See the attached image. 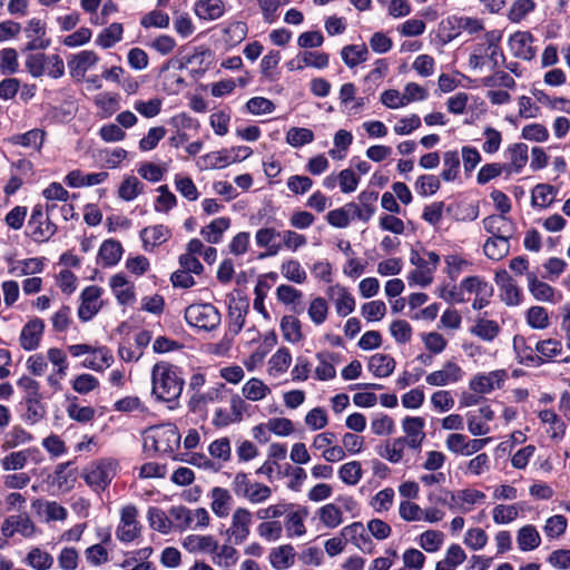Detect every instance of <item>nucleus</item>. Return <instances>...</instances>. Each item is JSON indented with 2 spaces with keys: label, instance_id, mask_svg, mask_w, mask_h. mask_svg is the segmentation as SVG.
Returning a JSON list of instances; mask_svg holds the SVG:
<instances>
[{
  "label": "nucleus",
  "instance_id": "nucleus-1",
  "mask_svg": "<svg viewBox=\"0 0 570 570\" xmlns=\"http://www.w3.org/2000/svg\"><path fill=\"white\" fill-rule=\"evenodd\" d=\"M151 394L160 402H175L181 395L185 380L181 370L168 362H158L151 368Z\"/></svg>",
  "mask_w": 570,
  "mask_h": 570
},
{
  "label": "nucleus",
  "instance_id": "nucleus-2",
  "mask_svg": "<svg viewBox=\"0 0 570 570\" xmlns=\"http://www.w3.org/2000/svg\"><path fill=\"white\" fill-rule=\"evenodd\" d=\"M118 471V461L112 458H104L91 462L83 471L86 483L95 491H105Z\"/></svg>",
  "mask_w": 570,
  "mask_h": 570
},
{
  "label": "nucleus",
  "instance_id": "nucleus-3",
  "mask_svg": "<svg viewBox=\"0 0 570 570\" xmlns=\"http://www.w3.org/2000/svg\"><path fill=\"white\" fill-rule=\"evenodd\" d=\"M185 320L190 326L209 332L219 326L222 315L213 304L199 303L185 309Z\"/></svg>",
  "mask_w": 570,
  "mask_h": 570
},
{
  "label": "nucleus",
  "instance_id": "nucleus-4",
  "mask_svg": "<svg viewBox=\"0 0 570 570\" xmlns=\"http://www.w3.org/2000/svg\"><path fill=\"white\" fill-rule=\"evenodd\" d=\"M29 236L38 243L49 240L57 232V226L50 220L41 205L32 208L31 216L28 220Z\"/></svg>",
  "mask_w": 570,
  "mask_h": 570
},
{
  "label": "nucleus",
  "instance_id": "nucleus-5",
  "mask_svg": "<svg viewBox=\"0 0 570 570\" xmlns=\"http://www.w3.org/2000/svg\"><path fill=\"white\" fill-rule=\"evenodd\" d=\"M24 35L29 39L26 43V51L45 50L51 45L50 38L47 37V26L39 18H31L28 20L24 29Z\"/></svg>",
  "mask_w": 570,
  "mask_h": 570
},
{
  "label": "nucleus",
  "instance_id": "nucleus-6",
  "mask_svg": "<svg viewBox=\"0 0 570 570\" xmlns=\"http://www.w3.org/2000/svg\"><path fill=\"white\" fill-rule=\"evenodd\" d=\"M137 508L135 505H126L121 510L120 524L117 528L116 535L121 542H131L140 533L137 522Z\"/></svg>",
  "mask_w": 570,
  "mask_h": 570
},
{
  "label": "nucleus",
  "instance_id": "nucleus-7",
  "mask_svg": "<svg viewBox=\"0 0 570 570\" xmlns=\"http://www.w3.org/2000/svg\"><path fill=\"white\" fill-rule=\"evenodd\" d=\"M533 42L534 37L530 31H517L510 36L508 45L514 57L530 61L537 55Z\"/></svg>",
  "mask_w": 570,
  "mask_h": 570
},
{
  "label": "nucleus",
  "instance_id": "nucleus-8",
  "mask_svg": "<svg viewBox=\"0 0 570 570\" xmlns=\"http://www.w3.org/2000/svg\"><path fill=\"white\" fill-rule=\"evenodd\" d=\"M99 60L98 55L92 50H82L71 55L67 61L69 73L75 79H82L86 72Z\"/></svg>",
  "mask_w": 570,
  "mask_h": 570
},
{
  "label": "nucleus",
  "instance_id": "nucleus-9",
  "mask_svg": "<svg viewBox=\"0 0 570 570\" xmlns=\"http://www.w3.org/2000/svg\"><path fill=\"white\" fill-rule=\"evenodd\" d=\"M527 281L529 292L537 301L549 302L553 304L561 302L562 294L557 292L548 283L540 281L535 273L528 272Z\"/></svg>",
  "mask_w": 570,
  "mask_h": 570
},
{
  "label": "nucleus",
  "instance_id": "nucleus-10",
  "mask_svg": "<svg viewBox=\"0 0 570 570\" xmlns=\"http://www.w3.org/2000/svg\"><path fill=\"white\" fill-rule=\"evenodd\" d=\"M101 288L98 286H88L81 293V304L78 308V317L82 322L90 321L100 309Z\"/></svg>",
  "mask_w": 570,
  "mask_h": 570
},
{
  "label": "nucleus",
  "instance_id": "nucleus-11",
  "mask_svg": "<svg viewBox=\"0 0 570 570\" xmlns=\"http://www.w3.org/2000/svg\"><path fill=\"white\" fill-rule=\"evenodd\" d=\"M341 535L365 553H373V542L362 522H353L341 530Z\"/></svg>",
  "mask_w": 570,
  "mask_h": 570
},
{
  "label": "nucleus",
  "instance_id": "nucleus-12",
  "mask_svg": "<svg viewBox=\"0 0 570 570\" xmlns=\"http://www.w3.org/2000/svg\"><path fill=\"white\" fill-rule=\"evenodd\" d=\"M507 376L505 370H495L488 374H479L470 381V389L476 393L487 394L495 387L500 389Z\"/></svg>",
  "mask_w": 570,
  "mask_h": 570
},
{
  "label": "nucleus",
  "instance_id": "nucleus-13",
  "mask_svg": "<svg viewBox=\"0 0 570 570\" xmlns=\"http://www.w3.org/2000/svg\"><path fill=\"white\" fill-rule=\"evenodd\" d=\"M180 442V434L174 425L165 428H157L153 436V444L157 452L173 453L175 448H178Z\"/></svg>",
  "mask_w": 570,
  "mask_h": 570
},
{
  "label": "nucleus",
  "instance_id": "nucleus-14",
  "mask_svg": "<svg viewBox=\"0 0 570 570\" xmlns=\"http://www.w3.org/2000/svg\"><path fill=\"white\" fill-rule=\"evenodd\" d=\"M463 376V370L453 361H448L442 370L430 373L425 381L432 386H445L459 382Z\"/></svg>",
  "mask_w": 570,
  "mask_h": 570
},
{
  "label": "nucleus",
  "instance_id": "nucleus-15",
  "mask_svg": "<svg viewBox=\"0 0 570 570\" xmlns=\"http://www.w3.org/2000/svg\"><path fill=\"white\" fill-rule=\"evenodd\" d=\"M495 283L501 289V299L509 306H517L521 302V292L513 278L505 269L495 273Z\"/></svg>",
  "mask_w": 570,
  "mask_h": 570
},
{
  "label": "nucleus",
  "instance_id": "nucleus-16",
  "mask_svg": "<svg viewBox=\"0 0 570 570\" xmlns=\"http://www.w3.org/2000/svg\"><path fill=\"white\" fill-rule=\"evenodd\" d=\"M484 229L499 239H510L514 232V223L507 218L505 215H491L483 219Z\"/></svg>",
  "mask_w": 570,
  "mask_h": 570
},
{
  "label": "nucleus",
  "instance_id": "nucleus-17",
  "mask_svg": "<svg viewBox=\"0 0 570 570\" xmlns=\"http://www.w3.org/2000/svg\"><path fill=\"white\" fill-rule=\"evenodd\" d=\"M45 330V323L41 318L30 320L21 330L19 342L23 350H36L41 341Z\"/></svg>",
  "mask_w": 570,
  "mask_h": 570
},
{
  "label": "nucleus",
  "instance_id": "nucleus-18",
  "mask_svg": "<svg viewBox=\"0 0 570 570\" xmlns=\"http://www.w3.org/2000/svg\"><path fill=\"white\" fill-rule=\"evenodd\" d=\"M139 236L144 249L150 252L155 247L166 243L171 237V232L167 226L158 224L142 228Z\"/></svg>",
  "mask_w": 570,
  "mask_h": 570
},
{
  "label": "nucleus",
  "instance_id": "nucleus-19",
  "mask_svg": "<svg viewBox=\"0 0 570 570\" xmlns=\"http://www.w3.org/2000/svg\"><path fill=\"white\" fill-rule=\"evenodd\" d=\"M252 523V513L245 508L235 510L232 519V525L227 530V534L234 537L236 544L242 543L249 534V525Z\"/></svg>",
  "mask_w": 570,
  "mask_h": 570
},
{
  "label": "nucleus",
  "instance_id": "nucleus-20",
  "mask_svg": "<svg viewBox=\"0 0 570 570\" xmlns=\"http://www.w3.org/2000/svg\"><path fill=\"white\" fill-rule=\"evenodd\" d=\"M249 309V303L246 297H239L235 298L232 297L229 299L228 305V320H229V331L233 332L235 335L238 334L244 324H245V317Z\"/></svg>",
  "mask_w": 570,
  "mask_h": 570
},
{
  "label": "nucleus",
  "instance_id": "nucleus-21",
  "mask_svg": "<svg viewBox=\"0 0 570 570\" xmlns=\"http://www.w3.org/2000/svg\"><path fill=\"white\" fill-rule=\"evenodd\" d=\"M127 157V151L120 147H105L92 150L95 164L102 168H117Z\"/></svg>",
  "mask_w": 570,
  "mask_h": 570
},
{
  "label": "nucleus",
  "instance_id": "nucleus-22",
  "mask_svg": "<svg viewBox=\"0 0 570 570\" xmlns=\"http://www.w3.org/2000/svg\"><path fill=\"white\" fill-rule=\"evenodd\" d=\"M42 394L36 393L31 395H23L21 404L26 406V412L22 414V420L30 425L40 422L47 414L46 406L42 404Z\"/></svg>",
  "mask_w": 570,
  "mask_h": 570
},
{
  "label": "nucleus",
  "instance_id": "nucleus-23",
  "mask_svg": "<svg viewBox=\"0 0 570 570\" xmlns=\"http://www.w3.org/2000/svg\"><path fill=\"white\" fill-rule=\"evenodd\" d=\"M424 419L420 416H406L402 421V428L404 433L406 434V439L409 440V446L419 450L422 445V442L425 438L424 429Z\"/></svg>",
  "mask_w": 570,
  "mask_h": 570
},
{
  "label": "nucleus",
  "instance_id": "nucleus-24",
  "mask_svg": "<svg viewBox=\"0 0 570 570\" xmlns=\"http://www.w3.org/2000/svg\"><path fill=\"white\" fill-rule=\"evenodd\" d=\"M330 63V56L325 52L304 50L297 55V67L294 61L288 62L291 70H303L305 67L325 69Z\"/></svg>",
  "mask_w": 570,
  "mask_h": 570
},
{
  "label": "nucleus",
  "instance_id": "nucleus-25",
  "mask_svg": "<svg viewBox=\"0 0 570 570\" xmlns=\"http://www.w3.org/2000/svg\"><path fill=\"white\" fill-rule=\"evenodd\" d=\"M279 236V232L269 227L261 228L256 232L255 240L257 246L266 248V253H262L259 258L274 256L282 249V244L275 242V239Z\"/></svg>",
  "mask_w": 570,
  "mask_h": 570
},
{
  "label": "nucleus",
  "instance_id": "nucleus-26",
  "mask_svg": "<svg viewBox=\"0 0 570 570\" xmlns=\"http://www.w3.org/2000/svg\"><path fill=\"white\" fill-rule=\"evenodd\" d=\"M194 12L200 20L214 21L225 13V4L222 0H198L194 4Z\"/></svg>",
  "mask_w": 570,
  "mask_h": 570
},
{
  "label": "nucleus",
  "instance_id": "nucleus-27",
  "mask_svg": "<svg viewBox=\"0 0 570 570\" xmlns=\"http://www.w3.org/2000/svg\"><path fill=\"white\" fill-rule=\"evenodd\" d=\"M108 178L107 171L83 174L76 169L71 170L65 178L66 184L72 188L95 186L104 183Z\"/></svg>",
  "mask_w": 570,
  "mask_h": 570
},
{
  "label": "nucleus",
  "instance_id": "nucleus-28",
  "mask_svg": "<svg viewBox=\"0 0 570 570\" xmlns=\"http://www.w3.org/2000/svg\"><path fill=\"white\" fill-rule=\"evenodd\" d=\"M295 549L292 544H283L273 548L269 552V562L275 570H285L295 563Z\"/></svg>",
  "mask_w": 570,
  "mask_h": 570
},
{
  "label": "nucleus",
  "instance_id": "nucleus-29",
  "mask_svg": "<svg viewBox=\"0 0 570 570\" xmlns=\"http://www.w3.org/2000/svg\"><path fill=\"white\" fill-rule=\"evenodd\" d=\"M513 348L521 364L540 366L544 363L542 356L538 355L535 347L529 346L523 336L517 335L513 337Z\"/></svg>",
  "mask_w": 570,
  "mask_h": 570
},
{
  "label": "nucleus",
  "instance_id": "nucleus-30",
  "mask_svg": "<svg viewBox=\"0 0 570 570\" xmlns=\"http://www.w3.org/2000/svg\"><path fill=\"white\" fill-rule=\"evenodd\" d=\"M430 259L431 268H417L412 271L407 277L410 285L417 284L422 287L429 286L433 281V273L440 264V256L435 252H425Z\"/></svg>",
  "mask_w": 570,
  "mask_h": 570
},
{
  "label": "nucleus",
  "instance_id": "nucleus-31",
  "mask_svg": "<svg viewBox=\"0 0 570 570\" xmlns=\"http://www.w3.org/2000/svg\"><path fill=\"white\" fill-rule=\"evenodd\" d=\"M509 163L502 164L505 168L507 175L519 173L528 161V145H512L507 151Z\"/></svg>",
  "mask_w": 570,
  "mask_h": 570
},
{
  "label": "nucleus",
  "instance_id": "nucleus-32",
  "mask_svg": "<svg viewBox=\"0 0 570 570\" xmlns=\"http://www.w3.org/2000/svg\"><path fill=\"white\" fill-rule=\"evenodd\" d=\"M183 547L189 552L214 553L218 549V543L212 535L190 534L184 539Z\"/></svg>",
  "mask_w": 570,
  "mask_h": 570
},
{
  "label": "nucleus",
  "instance_id": "nucleus-33",
  "mask_svg": "<svg viewBox=\"0 0 570 570\" xmlns=\"http://www.w3.org/2000/svg\"><path fill=\"white\" fill-rule=\"evenodd\" d=\"M121 255L122 246L120 242L115 239L105 240L98 252V258L107 267L116 265L120 261Z\"/></svg>",
  "mask_w": 570,
  "mask_h": 570
},
{
  "label": "nucleus",
  "instance_id": "nucleus-34",
  "mask_svg": "<svg viewBox=\"0 0 570 570\" xmlns=\"http://www.w3.org/2000/svg\"><path fill=\"white\" fill-rule=\"evenodd\" d=\"M395 368V361L389 354H375L368 361V370L376 377L390 376Z\"/></svg>",
  "mask_w": 570,
  "mask_h": 570
},
{
  "label": "nucleus",
  "instance_id": "nucleus-35",
  "mask_svg": "<svg viewBox=\"0 0 570 570\" xmlns=\"http://www.w3.org/2000/svg\"><path fill=\"white\" fill-rule=\"evenodd\" d=\"M281 331L285 341L298 343L303 340L302 323L293 315H285L281 320Z\"/></svg>",
  "mask_w": 570,
  "mask_h": 570
},
{
  "label": "nucleus",
  "instance_id": "nucleus-36",
  "mask_svg": "<svg viewBox=\"0 0 570 570\" xmlns=\"http://www.w3.org/2000/svg\"><path fill=\"white\" fill-rule=\"evenodd\" d=\"M122 24L119 22H114L100 31L96 38V45L102 49L111 48L122 40Z\"/></svg>",
  "mask_w": 570,
  "mask_h": 570
},
{
  "label": "nucleus",
  "instance_id": "nucleus-37",
  "mask_svg": "<svg viewBox=\"0 0 570 570\" xmlns=\"http://www.w3.org/2000/svg\"><path fill=\"white\" fill-rule=\"evenodd\" d=\"M367 56H368V50L364 43L347 45V46L343 47L341 50L342 60L350 68H354L357 65L366 61Z\"/></svg>",
  "mask_w": 570,
  "mask_h": 570
},
{
  "label": "nucleus",
  "instance_id": "nucleus-38",
  "mask_svg": "<svg viewBox=\"0 0 570 570\" xmlns=\"http://www.w3.org/2000/svg\"><path fill=\"white\" fill-rule=\"evenodd\" d=\"M484 39L487 40V50H489L487 60L492 63V69H494L500 62L504 61V55L499 45L501 32L498 30L488 31L484 35Z\"/></svg>",
  "mask_w": 570,
  "mask_h": 570
},
{
  "label": "nucleus",
  "instance_id": "nucleus-39",
  "mask_svg": "<svg viewBox=\"0 0 570 570\" xmlns=\"http://www.w3.org/2000/svg\"><path fill=\"white\" fill-rule=\"evenodd\" d=\"M558 190L549 184H538L531 193V204L534 207H549L557 195Z\"/></svg>",
  "mask_w": 570,
  "mask_h": 570
},
{
  "label": "nucleus",
  "instance_id": "nucleus-40",
  "mask_svg": "<svg viewBox=\"0 0 570 570\" xmlns=\"http://www.w3.org/2000/svg\"><path fill=\"white\" fill-rule=\"evenodd\" d=\"M230 219L227 217H219L214 219L209 225L202 228L200 234L206 242L217 244L222 240L224 232L229 227Z\"/></svg>",
  "mask_w": 570,
  "mask_h": 570
},
{
  "label": "nucleus",
  "instance_id": "nucleus-41",
  "mask_svg": "<svg viewBox=\"0 0 570 570\" xmlns=\"http://www.w3.org/2000/svg\"><path fill=\"white\" fill-rule=\"evenodd\" d=\"M465 559L464 550L459 544L453 543L448 548L445 558L436 563L435 570H455Z\"/></svg>",
  "mask_w": 570,
  "mask_h": 570
},
{
  "label": "nucleus",
  "instance_id": "nucleus-42",
  "mask_svg": "<svg viewBox=\"0 0 570 570\" xmlns=\"http://www.w3.org/2000/svg\"><path fill=\"white\" fill-rule=\"evenodd\" d=\"M212 510L214 513L224 518L227 517L230 510L232 495L226 489L216 487L212 490Z\"/></svg>",
  "mask_w": 570,
  "mask_h": 570
},
{
  "label": "nucleus",
  "instance_id": "nucleus-43",
  "mask_svg": "<svg viewBox=\"0 0 570 570\" xmlns=\"http://www.w3.org/2000/svg\"><path fill=\"white\" fill-rule=\"evenodd\" d=\"M320 364L315 368V377L320 381L332 380L336 376V370L332 362L335 360V354L331 352H320L316 354Z\"/></svg>",
  "mask_w": 570,
  "mask_h": 570
},
{
  "label": "nucleus",
  "instance_id": "nucleus-44",
  "mask_svg": "<svg viewBox=\"0 0 570 570\" xmlns=\"http://www.w3.org/2000/svg\"><path fill=\"white\" fill-rule=\"evenodd\" d=\"M517 541L520 550L530 551L540 546L541 538L535 527L528 524L518 531Z\"/></svg>",
  "mask_w": 570,
  "mask_h": 570
},
{
  "label": "nucleus",
  "instance_id": "nucleus-45",
  "mask_svg": "<svg viewBox=\"0 0 570 570\" xmlns=\"http://www.w3.org/2000/svg\"><path fill=\"white\" fill-rule=\"evenodd\" d=\"M510 244L509 239H499L498 237H490L483 245L485 256L493 261H500L509 254Z\"/></svg>",
  "mask_w": 570,
  "mask_h": 570
},
{
  "label": "nucleus",
  "instance_id": "nucleus-46",
  "mask_svg": "<svg viewBox=\"0 0 570 570\" xmlns=\"http://www.w3.org/2000/svg\"><path fill=\"white\" fill-rule=\"evenodd\" d=\"M500 332V326L495 321L480 318L471 328V333L483 341H493Z\"/></svg>",
  "mask_w": 570,
  "mask_h": 570
},
{
  "label": "nucleus",
  "instance_id": "nucleus-47",
  "mask_svg": "<svg viewBox=\"0 0 570 570\" xmlns=\"http://www.w3.org/2000/svg\"><path fill=\"white\" fill-rule=\"evenodd\" d=\"M307 515V511H293L288 513L287 519L285 521V529L287 532V537H301L305 534L306 528L304 524V517Z\"/></svg>",
  "mask_w": 570,
  "mask_h": 570
},
{
  "label": "nucleus",
  "instance_id": "nucleus-48",
  "mask_svg": "<svg viewBox=\"0 0 570 570\" xmlns=\"http://www.w3.org/2000/svg\"><path fill=\"white\" fill-rule=\"evenodd\" d=\"M317 513L321 522L326 528L334 529L343 522L341 509L333 503L325 504Z\"/></svg>",
  "mask_w": 570,
  "mask_h": 570
},
{
  "label": "nucleus",
  "instance_id": "nucleus-49",
  "mask_svg": "<svg viewBox=\"0 0 570 570\" xmlns=\"http://www.w3.org/2000/svg\"><path fill=\"white\" fill-rule=\"evenodd\" d=\"M537 4L533 0H515L508 12V19L513 23L521 22L529 13L534 11Z\"/></svg>",
  "mask_w": 570,
  "mask_h": 570
},
{
  "label": "nucleus",
  "instance_id": "nucleus-50",
  "mask_svg": "<svg viewBox=\"0 0 570 570\" xmlns=\"http://www.w3.org/2000/svg\"><path fill=\"white\" fill-rule=\"evenodd\" d=\"M26 561L28 566L36 570H48L53 564L52 556L39 548L31 549Z\"/></svg>",
  "mask_w": 570,
  "mask_h": 570
},
{
  "label": "nucleus",
  "instance_id": "nucleus-51",
  "mask_svg": "<svg viewBox=\"0 0 570 570\" xmlns=\"http://www.w3.org/2000/svg\"><path fill=\"white\" fill-rule=\"evenodd\" d=\"M148 521L150 527L160 533H168L173 525L166 513L157 507L148 509Z\"/></svg>",
  "mask_w": 570,
  "mask_h": 570
},
{
  "label": "nucleus",
  "instance_id": "nucleus-52",
  "mask_svg": "<svg viewBox=\"0 0 570 570\" xmlns=\"http://www.w3.org/2000/svg\"><path fill=\"white\" fill-rule=\"evenodd\" d=\"M281 272L283 276L296 284H302L306 281V272L302 268L301 264L296 259H289L282 264Z\"/></svg>",
  "mask_w": 570,
  "mask_h": 570
},
{
  "label": "nucleus",
  "instance_id": "nucleus-53",
  "mask_svg": "<svg viewBox=\"0 0 570 570\" xmlns=\"http://www.w3.org/2000/svg\"><path fill=\"white\" fill-rule=\"evenodd\" d=\"M32 435L19 425L13 426L3 439L2 449L9 450L31 441Z\"/></svg>",
  "mask_w": 570,
  "mask_h": 570
},
{
  "label": "nucleus",
  "instance_id": "nucleus-54",
  "mask_svg": "<svg viewBox=\"0 0 570 570\" xmlns=\"http://www.w3.org/2000/svg\"><path fill=\"white\" fill-rule=\"evenodd\" d=\"M19 70L18 52L13 48L0 50V72L2 75H13Z\"/></svg>",
  "mask_w": 570,
  "mask_h": 570
},
{
  "label": "nucleus",
  "instance_id": "nucleus-55",
  "mask_svg": "<svg viewBox=\"0 0 570 570\" xmlns=\"http://www.w3.org/2000/svg\"><path fill=\"white\" fill-rule=\"evenodd\" d=\"M379 198V193L374 190H364L362 191L357 199H358V206L360 210L363 214V222H368L371 217L375 213V203Z\"/></svg>",
  "mask_w": 570,
  "mask_h": 570
},
{
  "label": "nucleus",
  "instance_id": "nucleus-56",
  "mask_svg": "<svg viewBox=\"0 0 570 570\" xmlns=\"http://www.w3.org/2000/svg\"><path fill=\"white\" fill-rule=\"evenodd\" d=\"M269 392V387L265 385L263 381L255 377L250 379L243 386L244 396L250 401H259L264 399Z\"/></svg>",
  "mask_w": 570,
  "mask_h": 570
},
{
  "label": "nucleus",
  "instance_id": "nucleus-57",
  "mask_svg": "<svg viewBox=\"0 0 570 570\" xmlns=\"http://www.w3.org/2000/svg\"><path fill=\"white\" fill-rule=\"evenodd\" d=\"M142 184L135 176L127 177L122 180L118 195L121 199L130 202L142 193Z\"/></svg>",
  "mask_w": 570,
  "mask_h": 570
},
{
  "label": "nucleus",
  "instance_id": "nucleus-58",
  "mask_svg": "<svg viewBox=\"0 0 570 570\" xmlns=\"http://www.w3.org/2000/svg\"><path fill=\"white\" fill-rule=\"evenodd\" d=\"M535 351L546 362L562 353V343L554 338L538 341L535 343Z\"/></svg>",
  "mask_w": 570,
  "mask_h": 570
},
{
  "label": "nucleus",
  "instance_id": "nucleus-59",
  "mask_svg": "<svg viewBox=\"0 0 570 570\" xmlns=\"http://www.w3.org/2000/svg\"><path fill=\"white\" fill-rule=\"evenodd\" d=\"M9 521L12 522V529L16 533H20L24 538H30L36 532V525L27 513L10 515Z\"/></svg>",
  "mask_w": 570,
  "mask_h": 570
},
{
  "label": "nucleus",
  "instance_id": "nucleus-60",
  "mask_svg": "<svg viewBox=\"0 0 570 570\" xmlns=\"http://www.w3.org/2000/svg\"><path fill=\"white\" fill-rule=\"evenodd\" d=\"M337 298L335 299L336 312L341 316H347L355 308V299L345 288L337 286Z\"/></svg>",
  "mask_w": 570,
  "mask_h": 570
},
{
  "label": "nucleus",
  "instance_id": "nucleus-61",
  "mask_svg": "<svg viewBox=\"0 0 570 570\" xmlns=\"http://www.w3.org/2000/svg\"><path fill=\"white\" fill-rule=\"evenodd\" d=\"M444 534L438 530H426L420 535L419 544L426 552L438 551L443 543Z\"/></svg>",
  "mask_w": 570,
  "mask_h": 570
},
{
  "label": "nucleus",
  "instance_id": "nucleus-62",
  "mask_svg": "<svg viewBox=\"0 0 570 570\" xmlns=\"http://www.w3.org/2000/svg\"><path fill=\"white\" fill-rule=\"evenodd\" d=\"M163 106V100L160 98H151L149 100H136L134 102V109L145 118H154L156 117Z\"/></svg>",
  "mask_w": 570,
  "mask_h": 570
},
{
  "label": "nucleus",
  "instance_id": "nucleus-63",
  "mask_svg": "<svg viewBox=\"0 0 570 570\" xmlns=\"http://www.w3.org/2000/svg\"><path fill=\"white\" fill-rule=\"evenodd\" d=\"M475 98L466 92H456L446 100L448 110L453 115H462Z\"/></svg>",
  "mask_w": 570,
  "mask_h": 570
},
{
  "label": "nucleus",
  "instance_id": "nucleus-64",
  "mask_svg": "<svg viewBox=\"0 0 570 570\" xmlns=\"http://www.w3.org/2000/svg\"><path fill=\"white\" fill-rule=\"evenodd\" d=\"M527 322L532 328L543 330L549 326V315L544 307L532 306L527 312Z\"/></svg>",
  "mask_w": 570,
  "mask_h": 570
}]
</instances>
